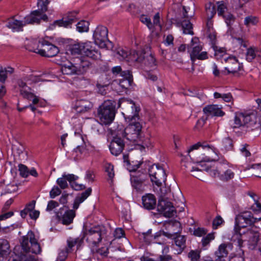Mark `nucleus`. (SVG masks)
Instances as JSON below:
<instances>
[{"instance_id": "obj_24", "label": "nucleus", "mask_w": 261, "mask_h": 261, "mask_svg": "<svg viewBox=\"0 0 261 261\" xmlns=\"http://www.w3.org/2000/svg\"><path fill=\"white\" fill-rule=\"evenodd\" d=\"M76 15L77 12L75 11L70 12L67 14L66 17L63 18L62 20L56 21V23L60 27H68L75 21Z\"/></svg>"}, {"instance_id": "obj_55", "label": "nucleus", "mask_w": 261, "mask_h": 261, "mask_svg": "<svg viewBox=\"0 0 261 261\" xmlns=\"http://www.w3.org/2000/svg\"><path fill=\"white\" fill-rule=\"evenodd\" d=\"M222 145L225 150H230L232 147V141L229 138H226L222 141Z\"/></svg>"}, {"instance_id": "obj_40", "label": "nucleus", "mask_w": 261, "mask_h": 261, "mask_svg": "<svg viewBox=\"0 0 261 261\" xmlns=\"http://www.w3.org/2000/svg\"><path fill=\"white\" fill-rule=\"evenodd\" d=\"M204 170L207 171V168L200 169L198 167H193L191 170L192 175L196 178L202 180L204 179V177L203 175V171Z\"/></svg>"}, {"instance_id": "obj_60", "label": "nucleus", "mask_w": 261, "mask_h": 261, "mask_svg": "<svg viewBox=\"0 0 261 261\" xmlns=\"http://www.w3.org/2000/svg\"><path fill=\"white\" fill-rule=\"evenodd\" d=\"M57 183L62 189H64L68 187L67 179L65 177H64V175H63L62 177L57 179Z\"/></svg>"}, {"instance_id": "obj_64", "label": "nucleus", "mask_w": 261, "mask_h": 261, "mask_svg": "<svg viewBox=\"0 0 261 261\" xmlns=\"http://www.w3.org/2000/svg\"><path fill=\"white\" fill-rule=\"evenodd\" d=\"M251 168L255 170L256 176L261 178V163L253 164Z\"/></svg>"}, {"instance_id": "obj_13", "label": "nucleus", "mask_w": 261, "mask_h": 261, "mask_svg": "<svg viewBox=\"0 0 261 261\" xmlns=\"http://www.w3.org/2000/svg\"><path fill=\"white\" fill-rule=\"evenodd\" d=\"M130 58L135 62L141 63L146 66L152 67L156 65V61L153 55L144 50L137 51V54L133 55Z\"/></svg>"}, {"instance_id": "obj_16", "label": "nucleus", "mask_w": 261, "mask_h": 261, "mask_svg": "<svg viewBox=\"0 0 261 261\" xmlns=\"http://www.w3.org/2000/svg\"><path fill=\"white\" fill-rule=\"evenodd\" d=\"M152 248L159 254L158 261H170L172 259L171 256L169 254V248L167 245L160 243L153 242L152 245Z\"/></svg>"}, {"instance_id": "obj_52", "label": "nucleus", "mask_w": 261, "mask_h": 261, "mask_svg": "<svg viewBox=\"0 0 261 261\" xmlns=\"http://www.w3.org/2000/svg\"><path fill=\"white\" fill-rule=\"evenodd\" d=\"M105 171L108 173L110 179H112L114 176V166L110 163H107L105 165Z\"/></svg>"}, {"instance_id": "obj_28", "label": "nucleus", "mask_w": 261, "mask_h": 261, "mask_svg": "<svg viewBox=\"0 0 261 261\" xmlns=\"http://www.w3.org/2000/svg\"><path fill=\"white\" fill-rule=\"evenodd\" d=\"M130 181L132 187L138 192H142L144 190V178L142 176H137L132 175L130 178Z\"/></svg>"}, {"instance_id": "obj_34", "label": "nucleus", "mask_w": 261, "mask_h": 261, "mask_svg": "<svg viewBox=\"0 0 261 261\" xmlns=\"http://www.w3.org/2000/svg\"><path fill=\"white\" fill-rule=\"evenodd\" d=\"M19 86L20 88V94L24 97L30 99L34 96V94L31 92V88L27 86L26 83H20Z\"/></svg>"}, {"instance_id": "obj_49", "label": "nucleus", "mask_w": 261, "mask_h": 261, "mask_svg": "<svg viewBox=\"0 0 261 261\" xmlns=\"http://www.w3.org/2000/svg\"><path fill=\"white\" fill-rule=\"evenodd\" d=\"M83 238L80 239L79 238L73 239L72 238H70L67 240V249H71L73 246H74L76 244L80 245L81 242H82Z\"/></svg>"}, {"instance_id": "obj_15", "label": "nucleus", "mask_w": 261, "mask_h": 261, "mask_svg": "<svg viewBox=\"0 0 261 261\" xmlns=\"http://www.w3.org/2000/svg\"><path fill=\"white\" fill-rule=\"evenodd\" d=\"M142 126L139 122L130 123L124 129V137L132 142H136L139 138Z\"/></svg>"}, {"instance_id": "obj_25", "label": "nucleus", "mask_w": 261, "mask_h": 261, "mask_svg": "<svg viewBox=\"0 0 261 261\" xmlns=\"http://www.w3.org/2000/svg\"><path fill=\"white\" fill-rule=\"evenodd\" d=\"M133 83H114V84L111 85V88H114V90L120 94L123 93L127 94V92L130 91L132 88Z\"/></svg>"}, {"instance_id": "obj_44", "label": "nucleus", "mask_w": 261, "mask_h": 261, "mask_svg": "<svg viewBox=\"0 0 261 261\" xmlns=\"http://www.w3.org/2000/svg\"><path fill=\"white\" fill-rule=\"evenodd\" d=\"M8 261H36L34 257L27 254H22L19 256H16L15 258L11 257Z\"/></svg>"}, {"instance_id": "obj_57", "label": "nucleus", "mask_w": 261, "mask_h": 261, "mask_svg": "<svg viewBox=\"0 0 261 261\" xmlns=\"http://www.w3.org/2000/svg\"><path fill=\"white\" fill-rule=\"evenodd\" d=\"M207 172H208L209 174L213 176L216 177L217 176H219L220 177V175L221 174V172L222 171L223 166H221L218 168V169H209L208 168Z\"/></svg>"}, {"instance_id": "obj_45", "label": "nucleus", "mask_w": 261, "mask_h": 261, "mask_svg": "<svg viewBox=\"0 0 261 261\" xmlns=\"http://www.w3.org/2000/svg\"><path fill=\"white\" fill-rule=\"evenodd\" d=\"M244 114L243 113H238L236 114L234 119V125L233 126L234 128H239L241 126H244L243 124Z\"/></svg>"}, {"instance_id": "obj_3", "label": "nucleus", "mask_w": 261, "mask_h": 261, "mask_svg": "<svg viewBox=\"0 0 261 261\" xmlns=\"http://www.w3.org/2000/svg\"><path fill=\"white\" fill-rule=\"evenodd\" d=\"M91 42L77 43L72 44L70 47V51L72 55H81L88 57L94 60L101 58L100 53L96 50Z\"/></svg>"}, {"instance_id": "obj_31", "label": "nucleus", "mask_w": 261, "mask_h": 261, "mask_svg": "<svg viewBox=\"0 0 261 261\" xmlns=\"http://www.w3.org/2000/svg\"><path fill=\"white\" fill-rule=\"evenodd\" d=\"M92 192L91 188H88L85 191L77 195L73 203V208L77 209L80 203H82L88 196H90Z\"/></svg>"}, {"instance_id": "obj_8", "label": "nucleus", "mask_w": 261, "mask_h": 261, "mask_svg": "<svg viewBox=\"0 0 261 261\" xmlns=\"http://www.w3.org/2000/svg\"><path fill=\"white\" fill-rule=\"evenodd\" d=\"M108 30L103 25H98L94 31L93 37L95 43L101 48L109 49L112 46V42L108 38Z\"/></svg>"}, {"instance_id": "obj_56", "label": "nucleus", "mask_w": 261, "mask_h": 261, "mask_svg": "<svg viewBox=\"0 0 261 261\" xmlns=\"http://www.w3.org/2000/svg\"><path fill=\"white\" fill-rule=\"evenodd\" d=\"M225 19V22L227 26L230 27L234 21V17L229 13H225L222 15Z\"/></svg>"}, {"instance_id": "obj_2", "label": "nucleus", "mask_w": 261, "mask_h": 261, "mask_svg": "<svg viewBox=\"0 0 261 261\" xmlns=\"http://www.w3.org/2000/svg\"><path fill=\"white\" fill-rule=\"evenodd\" d=\"M117 102L113 99H108L99 107L97 115L100 123L108 125L112 122L116 113Z\"/></svg>"}, {"instance_id": "obj_39", "label": "nucleus", "mask_w": 261, "mask_h": 261, "mask_svg": "<svg viewBox=\"0 0 261 261\" xmlns=\"http://www.w3.org/2000/svg\"><path fill=\"white\" fill-rule=\"evenodd\" d=\"M77 68L71 63L64 64L62 67V71L65 74H72L76 73Z\"/></svg>"}, {"instance_id": "obj_43", "label": "nucleus", "mask_w": 261, "mask_h": 261, "mask_svg": "<svg viewBox=\"0 0 261 261\" xmlns=\"http://www.w3.org/2000/svg\"><path fill=\"white\" fill-rule=\"evenodd\" d=\"M205 11L207 18L212 19L216 14L215 5L211 2L206 4L205 5Z\"/></svg>"}, {"instance_id": "obj_47", "label": "nucleus", "mask_w": 261, "mask_h": 261, "mask_svg": "<svg viewBox=\"0 0 261 261\" xmlns=\"http://www.w3.org/2000/svg\"><path fill=\"white\" fill-rule=\"evenodd\" d=\"M239 247L237 254H231L230 256L229 261H243L244 258L243 255L244 254L243 250Z\"/></svg>"}, {"instance_id": "obj_59", "label": "nucleus", "mask_w": 261, "mask_h": 261, "mask_svg": "<svg viewBox=\"0 0 261 261\" xmlns=\"http://www.w3.org/2000/svg\"><path fill=\"white\" fill-rule=\"evenodd\" d=\"M18 167L20 175L23 177H28L29 175V169L28 167L26 166L21 164L18 165Z\"/></svg>"}, {"instance_id": "obj_54", "label": "nucleus", "mask_w": 261, "mask_h": 261, "mask_svg": "<svg viewBox=\"0 0 261 261\" xmlns=\"http://www.w3.org/2000/svg\"><path fill=\"white\" fill-rule=\"evenodd\" d=\"M246 60L248 62H252L256 57L254 49L252 47L249 48L246 54Z\"/></svg>"}, {"instance_id": "obj_41", "label": "nucleus", "mask_w": 261, "mask_h": 261, "mask_svg": "<svg viewBox=\"0 0 261 261\" xmlns=\"http://www.w3.org/2000/svg\"><path fill=\"white\" fill-rule=\"evenodd\" d=\"M96 87L98 93L101 95H105L109 91L110 84H106L105 83H97Z\"/></svg>"}, {"instance_id": "obj_51", "label": "nucleus", "mask_w": 261, "mask_h": 261, "mask_svg": "<svg viewBox=\"0 0 261 261\" xmlns=\"http://www.w3.org/2000/svg\"><path fill=\"white\" fill-rule=\"evenodd\" d=\"M183 9V16L184 18H191L194 15V9H190L189 7L186 6L182 7Z\"/></svg>"}, {"instance_id": "obj_30", "label": "nucleus", "mask_w": 261, "mask_h": 261, "mask_svg": "<svg viewBox=\"0 0 261 261\" xmlns=\"http://www.w3.org/2000/svg\"><path fill=\"white\" fill-rule=\"evenodd\" d=\"M25 26V23L23 19L22 20H18L14 18H11L8 20L7 27L16 31H22V28Z\"/></svg>"}, {"instance_id": "obj_58", "label": "nucleus", "mask_w": 261, "mask_h": 261, "mask_svg": "<svg viewBox=\"0 0 261 261\" xmlns=\"http://www.w3.org/2000/svg\"><path fill=\"white\" fill-rule=\"evenodd\" d=\"M49 4L48 0H38V6L40 7L41 12H45L47 10V5Z\"/></svg>"}, {"instance_id": "obj_11", "label": "nucleus", "mask_w": 261, "mask_h": 261, "mask_svg": "<svg viewBox=\"0 0 261 261\" xmlns=\"http://www.w3.org/2000/svg\"><path fill=\"white\" fill-rule=\"evenodd\" d=\"M260 219L261 218L254 217L250 212H243L237 216L234 228H244L247 225L253 224L256 222L260 221Z\"/></svg>"}, {"instance_id": "obj_37", "label": "nucleus", "mask_w": 261, "mask_h": 261, "mask_svg": "<svg viewBox=\"0 0 261 261\" xmlns=\"http://www.w3.org/2000/svg\"><path fill=\"white\" fill-rule=\"evenodd\" d=\"M159 236V235L158 234H155L153 236L151 234V230H148L146 232H142L139 235L140 239L142 240L146 244H149L151 242H152L154 239H155Z\"/></svg>"}, {"instance_id": "obj_33", "label": "nucleus", "mask_w": 261, "mask_h": 261, "mask_svg": "<svg viewBox=\"0 0 261 261\" xmlns=\"http://www.w3.org/2000/svg\"><path fill=\"white\" fill-rule=\"evenodd\" d=\"M177 25L178 27L181 26L183 33L184 34H189L191 35H194L193 25L189 20H185L181 22H177Z\"/></svg>"}, {"instance_id": "obj_22", "label": "nucleus", "mask_w": 261, "mask_h": 261, "mask_svg": "<svg viewBox=\"0 0 261 261\" xmlns=\"http://www.w3.org/2000/svg\"><path fill=\"white\" fill-rule=\"evenodd\" d=\"M203 111L207 116H223L225 114L218 105H215L207 106L203 108Z\"/></svg>"}, {"instance_id": "obj_48", "label": "nucleus", "mask_w": 261, "mask_h": 261, "mask_svg": "<svg viewBox=\"0 0 261 261\" xmlns=\"http://www.w3.org/2000/svg\"><path fill=\"white\" fill-rule=\"evenodd\" d=\"M35 205V201H32L30 203H29L25 208L21 211L20 212V215L22 218H25L27 216V215H29V211L31 210H33V209H34Z\"/></svg>"}, {"instance_id": "obj_21", "label": "nucleus", "mask_w": 261, "mask_h": 261, "mask_svg": "<svg viewBox=\"0 0 261 261\" xmlns=\"http://www.w3.org/2000/svg\"><path fill=\"white\" fill-rule=\"evenodd\" d=\"M93 107L91 102L87 99H80L76 101L75 110L77 113H83L89 111Z\"/></svg>"}, {"instance_id": "obj_9", "label": "nucleus", "mask_w": 261, "mask_h": 261, "mask_svg": "<svg viewBox=\"0 0 261 261\" xmlns=\"http://www.w3.org/2000/svg\"><path fill=\"white\" fill-rule=\"evenodd\" d=\"M29 50L48 58L56 56L59 52V49L56 46L46 40L39 41L36 48L30 49Z\"/></svg>"}, {"instance_id": "obj_4", "label": "nucleus", "mask_w": 261, "mask_h": 261, "mask_svg": "<svg viewBox=\"0 0 261 261\" xmlns=\"http://www.w3.org/2000/svg\"><path fill=\"white\" fill-rule=\"evenodd\" d=\"M199 149V152L203 156V157L201 158L200 161L198 162V165L200 166L201 167L203 166L201 164V163L203 162H211L216 160L217 154L215 148L206 143H201L198 142L192 146L188 150L189 156L191 157L190 153L194 149Z\"/></svg>"}, {"instance_id": "obj_42", "label": "nucleus", "mask_w": 261, "mask_h": 261, "mask_svg": "<svg viewBox=\"0 0 261 261\" xmlns=\"http://www.w3.org/2000/svg\"><path fill=\"white\" fill-rule=\"evenodd\" d=\"M10 245L7 240L0 239V252L6 256L9 253Z\"/></svg>"}, {"instance_id": "obj_20", "label": "nucleus", "mask_w": 261, "mask_h": 261, "mask_svg": "<svg viewBox=\"0 0 261 261\" xmlns=\"http://www.w3.org/2000/svg\"><path fill=\"white\" fill-rule=\"evenodd\" d=\"M143 207L147 210H153L156 205V200L154 195L147 194L142 197Z\"/></svg>"}, {"instance_id": "obj_38", "label": "nucleus", "mask_w": 261, "mask_h": 261, "mask_svg": "<svg viewBox=\"0 0 261 261\" xmlns=\"http://www.w3.org/2000/svg\"><path fill=\"white\" fill-rule=\"evenodd\" d=\"M243 114H244V118L243 123L244 126L246 125L247 127H249L255 123V116L253 113L244 112Z\"/></svg>"}, {"instance_id": "obj_5", "label": "nucleus", "mask_w": 261, "mask_h": 261, "mask_svg": "<svg viewBox=\"0 0 261 261\" xmlns=\"http://www.w3.org/2000/svg\"><path fill=\"white\" fill-rule=\"evenodd\" d=\"M83 238H86L89 245H96L99 243L106 233V230L103 226H95L91 228L85 226L83 230Z\"/></svg>"}, {"instance_id": "obj_50", "label": "nucleus", "mask_w": 261, "mask_h": 261, "mask_svg": "<svg viewBox=\"0 0 261 261\" xmlns=\"http://www.w3.org/2000/svg\"><path fill=\"white\" fill-rule=\"evenodd\" d=\"M122 80L127 81V82H133V76L132 72L130 70H124L121 72V75Z\"/></svg>"}, {"instance_id": "obj_23", "label": "nucleus", "mask_w": 261, "mask_h": 261, "mask_svg": "<svg viewBox=\"0 0 261 261\" xmlns=\"http://www.w3.org/2000/svg\"><path fill=\"white\" fill-rule=\"evenodd\" d=\"M137 51L133 50L132 52L128 53V52L123 48H119L117 50L116 55L117 58L120 61L125 60L129 63L135 62L131 57L134 54H137Z\"/></svg>"}, {"instance_id": "obj_7", "label": "nucleus", "mask_w": 261, "mask_h": 261, "mask_svg": "<svg viewBox=\"0 0 261 261\" xmlns=\"http://www.w3.org/2000/svg\"><path fill=\"white\" fill-rule=\"evenodd\" d=\"M21 245L23 250L27 253L32 252L37 254L41 251L40 245L35 238L32 231L28 232L26 236L23 237Z\"/></svg>"}, {"instance_id": "obj_17", "label": "nucleus", "mask_w": 261, "mask_h": 261, "mask_svg": "<svg viewBox=\"0 0 261 261\" xmlns=\"http://www.w3.org/2000/svg\"><path fill=\"white\" fill-rule=\"evenodd\" d=\"M75 212L73 210H65L64 208H60L56 213L58 219L62 221L63 224L69 225L72 222L75 217Z\"/></svg>"}, {"instance_id": "obj_36", "label": "nucleus", "mask_w": 261, "mask_h": 261, "mask_svg": "<svg viewBox=\"0 0 261 261\" xmlns=\"http://www.w3.org/2000/svg\"><path fill=\"white\" fill-rule=\"evenodd\" d=\"M14 72V69L11 67L3 68L0 67V82H5L8 76Z\"/></svg>"}, {"instance_id": "obj_32", "label": "nucleus", "mask_w": 261, "mask_h": 261, "mask_svg": "<svg viewBox=\"0 0 261 261\" xmlns=\"http://www.w3.org/2000/svg\"><path fill=\"white\" fill-rule=\"evenodd\" d=\"M64 177H65L67 181H68L73 189L75 190H80L85 188V186L83 185H79L75 182V181L78 179V176L72 174H64Z\"/></svg>"}, {"instance_id": "obj_1", "label": "nucleus", "mask_w": 261, "mask_h": 261, "mask_svg": "<svg viewBox=\"0 0 261 261\" xmlns=\"http://www.w3.org/2000/svg\"><path fill=\"white\" fill-rule=\"evenodd\" d=\"M261 239V234L255 227H251L246 231H243L241 228H234V233L231 240L236 243L239 247L243 246L244 241H247L249 247L251 249L256 248L257 245Z\"/></svg>"}, {"instance_id": "obj_63", "label": "nucleus", "mask_w": 261, "mask_h": 261, "mask_svg": "<svg viewBox=\"0 0 261 261\" xmlns=\"http://www.w3.org/2000/svg\"><path fill=\"white\" fill-rule=\"evenodd\" d=\"M258 22L257 19L256 17L249 16L245 18L244 24L248 25L250 24H255Z\"/></svg>"}, {"instance_id": "obj_6", "label": "nucleus", "mask_w": 261, "mask_h": 261, "mask_svg": "<svg viewBox=\"0 0 261 261\" xmlns=\"http://www.w3.org/2000/svg\"><path fill=\"white\" fill-rule=\"evenodd\" d=\"M117 103L118 108H122L123 111L122 114L125 119L132 121L135 120L136 118L138 117L140 108L136 106L133 100L122 98L120 99Z\"/></svg>"}, {"instance_id": "obj_61", "label": "nucleus", "mask_w": 261, "mask_h": 261, "mask_svg": "<svg viewBox=\"0 0 261 261\" xmlns=\"http://www.w3.org/2000/svg\"><path fill=\"white\" fill-rule=\"evenodd\" d=\"M170 192L169 189H167L166 187L160 188L159 191H158V194L159 196V199H167L166 195Z\"/></svg>"}, {"instance_id": "obj_19", "label": "nucleus", "mask_w": 261, "mask_h": 261, "mask_svg": "<svg viewBox=\"0 0 261 261\" xmlns=\"http://www.w3.org/2000/svg\"><path fill=\"white\" fill-rule=\"evenodd\" d=\"M124 147L123 141L119 137H115L111 141L109 148L111 153L114 155L120 154Z\"/></svg>"}, {"instance_id": "obj_26", "label": "nucleus", "mask_w": 261, "mask_h": 261, "mask_svg": "<svg viewBox=\"0 0 261 261\" xmlns=\"http://www.w3.org/2000/svg\"><path fill=\"white\" fill-rule=\"evenodd\" d=\"M228 65L226 67V70L229 73H236L240 69V63L235 57H229L226 60Z\"/></svg>"}, {"instance_id": "obj_10", "label": "nucleus", "mask_w": 261, "mask_h": 261, "mask_svg": "<svg viewBox=\"0 0 261 261\" xmlns=\"http://www.w3.org/2000/svg\"><path fill=\"white\" fill-rule=\"evenodd\" d=\"M199 39L197 37H194L192 39L190 46L192 49L191 51L189 48L190 45H188V52L190 53L191 60L193 64L196 59L203 60L208 58L207 52H201L202 49V46L200 44L196 45Z\"/></svg>"}, {"instance_id": "obj_46", "label": "nucleus", "mask_w": 261, "mask_h": 261, "mask_svg": "<svg viewBox=\"0 0 261 261\" xmlns=\"http://www.w3.org/2000/svg\"><path fill=\"white\" fill-rule=\"evenodd\" d=\"M89 23L88 21L82 20L76 24V29L79 32H87L89 30Z\"/></svg>"}, {"instance_id": "obj_35", "label": "nucleus", "mask_w": 261, "mask_h": 261, "mask_svg": "<svg viewBox=\"0 0 261 261\" xmlns=\"http://www.w3.org/2000/svg\"><path fill=\"white\" fill-rule=\"evenodd\" d=\"M225 167H223L222 171L220 175V179L223 181H227L232 178L234 176V173L231 169H227L223 171Z\"/></svg>"}, {"instance_id": "obj_53", "label": "nucleus", "mask_w": 261, "mask_h": 261, "mask_svg": "<svg viewBox=\"0 0 261 261\" xmlns=\"http://www.w3.org/2000/svg\"><path fill=\"white\" fill-rule=\"evenodd\" d=\"M140 21L145 24L149 30L153 29V24L151 21V20L147 16L145 15H142L140 18Z\"/></svg>"}, {"instance_id": "obj_12", "label": "nucleus", "mask_w": 261, "mask_h": 261, "mask_svg": "<svg viewBox=\"0 0 261 261\" xmlns=\"http://www.w3.org/2000/svg\"><path fill=\"white\" fill-rule=\"evenodd\" d=\"M149 174L151 181L158 187H161L163 182H165L166 175L165 170L159 165H152L149 169Z\"/></svg>"}, {"instance_id": "obj_62", "label": "nucleus", "mask_w": 261, "mask_h": 261, "mask_svg": "<svg viewBox=\"0 0 261 261\" xmlns=\"http://www.w3.org/2000/svg\"><path fill=\"white\" fill-rule=\"evenodd\" d=\"M218 13L219 15L222 16L225 14V11L226 9V7L222 1L218 2Z\"/></svg>"}, {"instance_id": "obj_27", "label": "nucleus", "mask_w": 261, "mask_h": 261, "mask_svg": "<svg viewBox=\"0 0 261 261\" xmlns=\"http://www.w3.org/2000/svg\"><path fill=\"white\" fill-rule=\"evenodd\" d=\"M232 248V245L230 243H223L221 244L218 247V250L216 251L215 254L219 258L226 257L229 253V251Z\"/></svg>"}, {"instance_id": "obj_14", "label": "nucleus", "mask_w": 261, "mask_h": 261, "mask_svg": "<svg viewBox=\"0 0 261 261\" xmlns=\"http://www.w3.org/2000/svg\"><path fill=\"white\" fill-rule=\"evenodd\" d=\"M157 210L165 217L170 218L176 214V210L172 203L167 199H159Z\"/></svg>"}, {"instance_id": "obj_29", "label": "nucleus", "mask_w": 261, "mask_h": 261, "mask_svg": "<svg viewBox=\"0 0 261 261\" xmlns=\"http://www.w3.org/2000/svg\"><path fill=\"white\" fill-rule=\"evenodd\" d=\"M41 16V12L39 10L33 11L30 15L25 16L23 18L25 25L27 24H33L34 23H40V17Z\"/></svg>"}, {"instance_id": "obj_18", "label": "nucleus", "mask_w": 261, "mask_h": 261, "mask_svg": "<svg viewBox=\"0 0 261 261\" xmlns=\"http://www.w3.org/2000/svg\"><path fill=\"white\" fill-rule=\"evenodd\" d=\"M179 232L178 230V232H173V233H169L167 232H164L163 234L165 236L168 238H172L174 240V242L176 246H177L179 249L177 250V254H180L181 252L184 250L186 248V239L184 236H176L177 233Z\"/></svg>"}]
</instances>
